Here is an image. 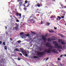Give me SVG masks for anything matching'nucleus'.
<instances>
[{
	"mask_svg": "<svg viewBox=\"0 0 66 66\" xmlns=\"http://www.w3.org/2000/svg\"><path fill=\"white\" fill-rule=\"evenodd\" d=\"M48 50V49H45L44 50V51H43V53H44L45 52H47V53H51V51H52V52L54 53H56L57 54L59 53L57 52V50L56 49H54V48H53V49H51V50Z\"/></svg>",
	"mask_w": 66,
	"mask_h": 66,
	"instance_id": "nucleus-1",
	"label": "nucleus"
},
{
	"mask_svg": "<svg viewBox=\"0 0 66 66\" xmlns=\"http://www.w3.org/2000/svg\"><path fill=\"white\" fill-rule=\"evenodd\" d=\"M53 44H54L55 46V48L56 49H62V46L59 45V44H57L56 41H53Z\"/></svg>",
	"mask_w": 66,
	"mask_h": 66,
	"instance_id": "nucleus-2",
	"label": "nucleus"
},
{
	"mask_svg": "<svg viewBox=\"0 0 66 66\" xmlns=\"http://www.w3.org/2000/svg\"><path fill=\"white\" fill-rule=\"evenodd\" d=\"M62 39H59L58 40V42L59 43H61V44L62 45H66V43H64L62 42Z\"/></svg>",
	"mask_w": 66,
	"mask_h": 66,
	"instance_id": "nucleus-3",
	"label": "nucleus"
},
{
	"mask_svg": "<svg viewBox=\"0 0 66 66\" xmlns=\"http://www.w3.org/2000/svg\"><path fill=\"white\" fill-rule=\"evenodd\" d=\"M15 27L13 28V29H15V30H17L19 28V24H17V23H15Z\"/></svg>",
	"mask_w": 66,
	"mask_h": 66,
	"instance_id": "nucleus-4",
	"label": "nucleus"
},
{
	"mask_svg": "<svg viewBox=\"0 0 66 66\" xmlns=\"http://www.w3.org/2000/svg\"><path fill=\"white\" fill-rule=\"evenodd\" d=\"M37 55H44V53L42 52H37Z\"/></svg>",
	"mask_w": 66,
	"mask_h": 66,
	"instance_id": "nucleus-5",
	"label": "nucleus"
},
{
	"mask_svg": "<svg viewBox=\"0 0 66 66\" xmlns=\"http://www.w3.org/2000/svg\"><path fill=\"white\" fill-rule=\"evenodd\" d=\"M22 53L23 54H25V55L26 57L28 56V54H27V52L26 51H22Z\"/></svg>",
	"mask_w": 66,
	"mask_h": 66,
	"instance_id": "nucleus-6",
	"label": "nucleus"
},
{
	"mask_svg": "<svg viewBox=\"0 0 66 66\" xmlns=\"http://www.w3.org/2000/svg\"><path fill=\"white\" fill-rule=\"evenodd\" d=\"M45 37V36H42L41 37L42 39H43L45 42L47 40V38H44V37Z\"/></svg>",
	"mask_w": 66,
	"mask_h": 66,
	"instance_id": "nucleus-7",
	"label": "nucleus"
},
{
	"mask_svg": "<svg viewBox=\"0 0 66 66\" xmlns=\"http://www.w3.org/2000/svg\"><path fill=\"white\" fill-rule=\"evenodd\" d=\"M19 15L20 17H21V13H19L17 12L16 14V15L18 17Z\"/></svg>",
	"mask_w": 66,
	"mask_h": 66,
	"instance_id": "nucleus-8",
	"label": "nucleus"
},
{
	"mask_svg": "<svg viewBox=\"0 0 66 66\" xmlns=\"http://www.w3.org/2000/svg\"><path fill=\"white\" fill-rule=\"evenodd\" d=\"M25 36L26 35H22L21 37L22 38H26V37Z\"/></svg>",
	"mask_w": 66,
	"mask_h": 66,
	"instance_id": "nucleus-9",
	"label": "nucleus"
},
{
	"mask_svg": "<svg viewBox=\"0 0 66 66\" xmlns=\"http://www.w3.org/2000/svg\"><path fill=\"white\" fill-rule=\"evenodd\" d=\"M50 23L49 22H47L46 24V26H49L50 25Z\"/></svg>",
	"mask_w": 66,
	"mask_h": 66,
	"instance_id": "nucleus-10",
	"label": "nucleus"
},
{
	"mask_svg": "<svg viewBox=\"0 0 66 66\" xmlns=\"http://www.w3.org/2000/svg\"><path fill=\"white\" fill-rule=\"evenodd\" d=\"M48 47H49L50 48L49 49H51L53 48V47H52V45H49L48 46Z\"/></svg>",
	"mask_w": 66,
	"mask_h": 66,
	"instance_id": "nucleus-11",
	"label": "nucleus"
},
{
	"mask_svg": "<svg viewBox=\"0 0 66 66\" xmlns=\"http://www.w3.org/2000/svg\"><path fill=\"white\" fill-rule=\"evenodd\" d=\"M36 6H38V7H40V5L39 3H38L37 5H35Z\"/></svg>",
	"mask_w": 66,
	"mask_h": 66,
	"instance_id": "nucleus-12",
	"label": "nucleus"
},
{
	"mask_svg": "<svg viewBox=\"0 0 66 66\" xmlns=\"http://www.w3.org/2000/svg\"><path fill=\"white\" fill-rule=\"evenodd\" d=\"M20 34L21 35H26L25 34H24V33H23L22 32L20 33Z\"/></svg>",
	"mask_w": 66,
	"mask_h": 66,
	"instance_id": "nucleus-13",
	"label": "nucleus"
},
{
	"mask_svg": "<svg viewBox=\"0 0 66 66\" xmlns=\"http://www.w3.org/2000/svg\"><path fill=\"white\" fill-rule=\"evenodd\" d=\"M49 45H50V43H47L46 44V46H49Z\"/></svg>",
	"mask_w": 66,
	"mask_h": 66,
	"instance_id": "nucleus-14",
	"label": "nucleus"
},
{
	"mask_svg": "<svg viewBox=\"0 0 66 66\" xmlns=\"http://www.w3.org/2000/svg\"><path fill=\"white\" fill-rule=\"evenodd\" d=\"M34 17V14H32L31 16H30L29 18H31L32 17Z\"/></svg>",
	"mask_w": 66,
	"mask_h": 66,
	"instance_id": "nucleus-15",
	"label": "nucleus"
},
{
	"mask_svg": "<svg viewBox=\"0 0 66 66\" xmlns=\"http://www.w3.org/2000/svg\"><path fill=\"white\" fill-rule=\"evenodd\" d=\"M51 40H52L51 39H50V38H49L47 39V41L48 42H50L51 41Z\"/></svg>",
	"mask_w": 66,
	"mask_h": 66,
	"instance_id": "nucleus-16",
	"label": "nucleus"
},
{
	"mask_svg": "<svg viewBox=\"0 0 66 66\" xmlns=\"http://www.w3.org/2000/svg\"><path fill=\"white\" fill-rule=\"evenodd\" d=\"M33 20H33V19H29L28 20V21L29 22L30 21H33Z\"/></svg>",
	"mask_w": 66,
	"mask_h": 66,
	"instance_id": "nucleus-17",
	"label": "nucleus"
},
{
	"mask_svg": "<svg viewBox=\"0 0 66 66\" xmlns=\"http://www.w3.org/2000/svg\"><path fill=\"white\" fill-rule=\"evenodd\" d=\"M17 1L18 2H21V1H22V2H23V0H17Z\"/></svg>",
	"mask_w": 66,
	"mask_h": 66,
	"instance_id": "nucleus-18",
	"label": "nucleus"
},
{
	"mask_svg": "<svg viewBox=\"0 0 66 66\" xmlns=\"http://www.w3.org/2000/svg\"><path fill=\"white\" fill-rule=\"evenodd\" d=\"M25 35L26 36H27L28 37H29V36H30V35H29V34H25V35Z\"/></svg>",
	"mask_w": 66,
	"mask_h": 66,
	"instance_id": "nucleus-19",
	"label": "nucleus"
},
{
	"mask_svg": "<svg viewBox=\"0 0 66 66\" xmlns=\"http://www.w3.org/2000/svg\"><path fill=\"white\" fill-rule=\"evenodd\" d=\"M49 31L50 33H53V32H54V31H53V30H49Z\"/></svg>",
	"mask_w": 66,
	"mask_h": 66,
	"instance_id": "nucleus-20",
	"label": "nucleus"
},
{
	"mask_svg": "<svg viewBox=\"0 0 66 66\" xmlns=\"http://www.w3.org/2000/svg\"><path fill=\"white\" fill-rule=\"evenodd\" d=\"M33 57L35 59H38V57L36 56H34Z\"/></svg>",
	"mask_w": 66,
	"mask_h": 66,
	"instance_id": "nucleus-21",
	"label": "nucleus"
},
{
	"mask_svg": "<svg viewBox=\"0 0 66 66\" xmlns=\"http://www.w3.org/2000/svg\"><path fill=\"white\" fill-rule=\"evenodd\" d=\"M57 17L58 18H59V20H60V19H61V17L59 16H57Z\"/></svg>",
	"mask_w": 66,
	"mask_h": 66,
	"instance_id": "nucleus-22",
	"label": "nucleus"
},
{
	"mask_svg": "<svg viewBox=\"0 0 66 66\" xmlns=\"http://www.w3.org/2000/svg\"><path fill=\"white\" fill-rule=\"evenodd\" d=\"M23 2H23H21L19 3V4H22V3Z\"/></svg>",
	"mask_w": 66,
	"mask_h": 66,
	"instance_id": "nucleus-23",
	"label": "nucleus"
},
{
	"mask_svg": "<svg viewBox=\"0 0 66 66\" xmlns=\"http://www.w3.org/2000/svg\"><path fill=\"white\" fill-rule=\"evenodd\" d=\"M28 2V5L27 6V7H28V6H29V5H30V3H29V2Z\"/></svg>",
	"mask_w": 66,
	"mask_h": 66,
	"instance_id": "nucleus-24",
	"label": "nucleus"
},
{
	"mask_svg": "<svg viewBox=\"0 0 66 66\" xmlns=\"http://www.w3.org/2000/svg\"><path fill=\"white\" fill-rule=\"evenodd\" d=\"M4 49L5 50H7V47H6V46H5L4 47Z\"/></svg>",
	"mask_w": 66,
	"mask_h": 66,
	"instance_id": "nucleus-25",
	"label": "nucleus"
},
{
	"mask_svg": "<svg viewBox=\"0 0 66 66\" xmlns=\"http://www.w3.org/2000/svg\"><path fill=\"white\" fill-rule=\"evenodd\" d=\"M31 33H32V34H35V32H33L32 31H31Z\"/></svg>",
	"mask_w": 66,
	"mask_h": 66,
	"instance_id": "nucleus-26",
	"label": "nucleus"
},
{
	"mask_svg": "<svg viewBox=\"0 0 66 66\" xmlns=\"http://www.w3.org/2000/svg\"><path fill=\"white\" fill-rule=\"evenodd\" d=\"M15 50L16 51H19V50H18V49L17 48H16V49H15Z\"/></svg>",
	"mask_w": 66,
	"mask_h": 66,
	"instance_id": "nucleus-27",
	"label": "nucleus"
},
{
	"mask_svg": "<svg viewBox=\"0 0 66 66\" xmlns=\"http://www.w3.org/2000/svg\"><path fill=\"white\" fill-rule=\"evenodd\" d=\"M20 49L21 50V51H23V49L22 48H20Z\"/></svg>",
	"mask_w": 66,
	"mask_h": 66,
	"instance_id": "nucleus-28",
	"label": "nucleus"
},
{
	"mask_svg": "<svg viewBox=\"0 0 66 66\" xmlns=\"http://www.w3.org/2000/svg\"><path fill=\"white\" fill-rule=\"evenodd\" d=\"M25 3L26 4L27 3H28V1L27 0L25 1Z\"/></svg>",
	"mask_w": 66,
	"mask_h": 66,
	"instance_id": "nucleus-29",
	"label": "nucleus"
},
{
	"mask_svg": "<svg viewBox=\"0 0 66 66\" xmlns=\"http://www.w3.org/2000/svg\"><path fill=\"white\" fill-rule=\"evenodd\" d=\"M61 37H64V35H63L61 34Z\"/></svg>",
	"mask_w": 66,
	"mask_h": 66,
	"instance_id": "nucleus-30",
	"label": "nucleus"
},
{
	"mask_svg": "<svg viewBox=\"0 0 66 66\" xmlns=\"http://www.w3.org/2000/svg\"><path fill=\"white\" fill-rule=\"evenodd\" d=\"M18 43H21V41L19 40L18 41Z\"/></svg>",
	"mask_w": 66,
	"mask_h": 66,
	"instance_id": "nucleus-31",
	"label": "nucleus"
},
{
	"mask_svg": "<svg viewBox=\"0 0 66 66\" xmlns=\"http://www.w3.org/2000/svg\"><path fill=\"white\" fill-rule=\"evenodd\" d=\"M61 7H62V8H63V7H64V6H63V4L61 5Z\"/></svg>",
	"mask_w": 66,
	"mask_h": 66,
	"instance_id": "nucleus-32",
	"label": "nucleus"
},
{
	"mask_svg": "<svg viewBox=\"0 0 66 66\" xmlns=\"http://www.w3.org/2000/svg\"><path fill=\"white\" fill-rule=\"evenodd\" d=\"M3 45L4 46H5V42H4L3 43Z\"/></svg>",
	"mask_w": 66,
	"mask_h": 66,
	"instance_id": "nucleus-33",
	"label": "nucleus"
},
{
	"mask_svg": "<svg viewBox=\"0 0 66 66\" xmlns=\"http://www.w3.org/2000/svg\"><path fill=\"white\" fill-rule=\"evenodd\" d=\"M19 8H20V6H21L22 5V4H19Z\"/></svg>",
	"mask_w": 66,
	"mask_h": 66,
	"instance_id": "nucleus-34",
	"label": "nucleus"
},
{
	"mask_svg": "<svg viewBox=\"0 0 66 66\" xmlns=\"http://www.w3.org/2000/svg\"><path fill=\"white\" fill-rule=\"evenodd\" d=\"M63 8H64V9H66V6H63Z\"/></svg>",
	"mask_w": 66,
	"mask_h": 66,
	"instance_id": "nucleus-35",
	"label": "nucleus"
},
{
	"mask_svg": "<svg viewBox=\"0 0 66 66\" xmlns=\"http://www.w3.org/2000/svg\"><path fill=\"white\" fill-rule=\"evenodd\" d=\"M16 22H19V20L18 19H17L16 21Z\"/></svg>",
	"mask_w": 66,
	"mask_h": 66,
	"instance_id": "nucleus-36",
	"label": "nucleus"
},
{
	"mask_svg": "<svg viewBox=\"0 0 66 66\" xmlns=\"http://www.w3.org/2000/svg\"><path fill=\"white\" fill-rule=\"evenodd\" d=\"M43 21H41V24H43Z\"/></svg>",
	"mask_w": 66,
	"mask_h": 66,
	"instance_id": "nucleus-37",
	"label": "nucleus"
},
{
	"mask_svg": "<svg viewBox=\"0 0 66 66\" xmlns=\"http://www.w3.org/2000/svg\"><path fill=\"white\" fill-rule=\"evenodd\" d=\"M19 54H20V55H21V56H22V54L21 53H19Z\"/></svg>",
	"mask_w": 66,
	"mask_h": 66,
	"instance_id": "nucleus-38",
	"label": "nucleus"
},
{
	"mask_svg": "<svg viewBox=\"0 0 66 66\" xmlns=\"http://www.w3.org/2000/svg\"><path fill=\"white\" fill-rule=\"evenodd\" d=\"M2 44V42L1 41H0V45H1Z\"/></svg>",
	"mask_w": 66,
	"mask_h": 66,
	"instance_id": "nucleus-39",
	"label": "nucleus"
},
{
	"mask_svg": "<svg viewBox=\"0 0 66 66\" xmlns=\"http://www.w3.org/2000/svg\"><path fill=\"white\" fill-rule=\"evenodd\" d=\"M49 59V58L48 57H47L46 59V61H47V60H48Z\"/></svg>",
	"mask_w": 66,
	"mask_h": 66,
	"instance_id": "nucleus-40",
	"label": "nucleus"
},
{
	"mask_svg": "<svg viewBox=\"0 0 66 66\" xmlns=\"http://www.w3.org/2000/svg\"><path fill=\"white\" fill-rule=\"evenodd\" d=\"M51 39L52 40H55V39H55V38H53V39Z\"/></svg>",
	"mask_w": 66,
	"mask_h": 66,
	"instance_id": "nucleus-41",
	"label": "nucleus"
},
{
	"mask_svg": "<svg viewBox=\"0 0 66 66\" xmlns=\"http://www.w3.org/2000/svg\"><path fill=\"white\" fill-rule=\"evenodd\" d=\"M23 26L22 25H21V26H20V28H21L22 27H23Z\"/></svg>",
	"mask_w": 66,
	"mask_h": 66,
	"instance_id": "nucleus-42",
	"label": "nucleus"
},
{
	"mask_svg": "<svg viewBox=\"0 0 66 66\" xmlns=\"http://www.w3.org/2000/svg\"><path fill=\"white\" fill-rule=\"evenodd\" d=\"M18 59V60H19V61H20L21 60V59H20V58H19Z\"/></svg>",
	"mask_w": 66,
	"mask_h": 66,
	"instance_id": "nucleus-43",
	"label": "nucleus"
},
{
	"mask_svg": "<svg viewBox=\"0 0 66 66\" xmlns=\"http://www.w3.org/2000/svg\"><path fill=\"white\" fill-rule=\"evenodd\" d=\"M34 18H32V19H37V18H36V17L35 16Z\"/></svg>",
	"mask_w": 66,
	"mask_h": 66,
	"instance_id": "nucleus-44",
	"label": "nucleus"
},
{
	"mask_svg": "<svg viewBox=\"0 0 66 66\" xmlns=\"http://www.w3.org/2000/svg\"><path fill=\"white\" fill-rule=\"evenodd\" d=\"M61 17L62 18H64V16H61Z\"/></svg>",
	"mask_w": 66,
	"mask_h": 66,
	"instance_id": "nucleus-45",
	"label": "nucleus"
},
{
	"mask_svg": "<svg viewBox=\"0 0 66 66\" xmlns=\"http://www.w3.org/2000/svg\"><path fill=\"white\" fill-rule=\"evenodd\" d=\"M61 35H62V34H58V35H59V36H61Z\"/></svg>",
	"mask_w": 66,
	"mask_h": 66,
	"instance_id": "nucleus-46",
	"label": "nucleus"
},
{
	"mask_svg": "<svg viewBox=\"0 0 66 66\" xmlns=\"http://www.w3.org/2000/svg\"><path fill=\"white\" fill-rule=\"evenodd\" d=\"M60 64L61 66H63V64H62L61 63H60Z\"/></svg>",
	"mask_w": 66,
	"mask_h": 66,
	"instance_id": "nucleus-47",
	"label": "nucleus"
},
{
	"mask_svg": "<svg viewBox=\"0 0 66 66\" xmlns=\"http://www.w3.org/2000/svg\"><path fill=\"white\" fill-rule=\"evenodd\" d=\"M54 29L55 30H56V29H57V28H55V27H54Z\"/></svg>",
	"mask_w": 66,
	"mask_h": 66,
	"instance_id": "nucleus-48",
	"label": "nucleus"
},
{
	"mask_svg": "<svg viewBox=\"0 0 66 66\" xmlns=\"http://www.w3.org/2000/svg\"><path fill=\"white\" fill-rule=\"evenodd\" d=\"M22 17L23 18H24L25 17V16H24V15H23Z\"/></svg>",
	"mask_w": 66,
	"mask_h": 66,
	"instance_id": "nucleus-49",
	"label": "nucleus"
},
{
	"mask_svg": "<svg viewBox=\"0 0 66 66\" xmlns=\"http://www.w3.org/2000/svg\"><path fill=\"white\" fill-rule=\"evenodd\" d=\"M58 60L59 61H60V58H58Z\"/></svg>",
	"mask_w": 66,
	"mask_h": 66,
	"instance_id": "nucleus-50",
	"label": "nucleus"
},
{
	"mask_svg": "<svg viewBox=\"0 0 66 66\" xmlns=\"http://www.w3.org/2000/svg\"><path fill=\"white\" fill-rule=\"evenodd\" d=\"M59 52H61L62 51V50H59Z\"/></svg>",
	"mask_w": 66,
	"mask_h": 66,
	"instance_id": "nucleus-51",
	"label": "nucleus"
},
{
	"mask_svg": "<svg viewBox=\"0 0 66 66\" xmlns=\"http://www.w3.org/2000/svg\"><path fill=\"white\" fill-rule=\"evenodd\" d=\"M47 35H48L47 34H46L45 35V36H47Z\"/></svg>",
	"mask_w": 66,
	"mask_h": 66,
	"instance_id": "nucleus-52",
	"label": "nucleus"
},
{
	"mask_svg": "<svg viewBox=\"0 0 66 66\" xmlns=\"http://www.w3.org/2000/svg\"><path fill=\"white\" fill-rule=\"evenodd\" d=\"M5 29H7V27L6 26H5Z\"/></svg>",
	"mask_w": 66,
	"mask_h": 66,
	"instance_id": "nucleus-53",
	"label": "nucleus"
},
{
	"mask_svg": "<svg viewBox=\"0 0 66 66\" xmlns=\"http://www.w3.org/2000/svg\"><path fill=\"white\" fill-rule=\"evenodd\" d=\"M39 51H42V49H40L39 50Z\"/></svg>",
	"mask_w": 66,
	"mask_h": 66,
	"instance_id": "nucleus-54",
	"label": "nucleus"
},
{
	"mask_svg": "<svg viewBox=\"0 0 66 66\" xmlns=\"http://www.w3.org/2000/svg\"><path fill=\"white\" fill-rule=\"evenodd\" d=\"M10 39L11 40H13V39H12V38H10Z\"/></svg>",
	"mask_w": 66,
	"mask_h": 66,
	"instance_id": "nucleus-55",
	"label": "nucleus"
},
{
	"mask_svg": "<svg viewBox=\"0 0 66 66\" xmlns=\"http://www.w3.org/2000/svg\"><path fill=\"white\" fill-rule=\"evenodd\" d=\"M0 63H2V61H0Z\"/></svg>",
	"mask_w": 66,
	"mask_h": 66,
	"instance_id": "nucleus-56",
	"label": "nucleus"
},
{
	"mask_svg": "<svg viewBox=\"0 0 66 66\" xmlns=\"http://www.w3.org/2000/svg\"><path fill=\"white\" fill-rule=\"evenodd\" d=\"M52 17H53V16H51V19H52Z\"/></svg>",
	"mask_w": 66,
	"mask_h": 66,
	"instance_id": "nucleus-57",
	"label": "nucleus"
},
{
	"mask_svg": "<svg viewBox=\"0 0 66 66\" xmlns=\"http://www.w3.org/2000/svg\"><path fill=\"white\" fill-rule=\"evenodd\" d=\"M10 17L11 18H12V15H10Z\"/></svg>",
	"mask_w": 66,
	"mask_h": 66,
	"instance_id": "nucleus-58",
	"label": "nucleus"
},
{
	"mask_svg": "<svg viewBox=\"0 0 66 66\" xmlns=\"http://www.w3.org/2000/svg\"><path fill=\"white\" fill-rule=\"evenodd\" d=\"M62 56H63V55H61L60 56V57H62Z\"/></svg>",
	"mask_w": 66,
	"mask_h": 66,
	"instance_id": "nucleus-59",
	"label": "nucleus"
},
{
	"mask_svg": "<svg viewBox=\"0 0 66 66\" xmlns=\"http://www.w3.org/2000/svg\"><path fill=\"white\" fill-rule=\"evenodd\" d=\"M57 20H59V19H58V18H57L56 19Z\"/></svg>",
	"mask_w": 66,
	"mask_h": 66,
	"instance_id": "nucleus-60",
	"label": "nucleus"
},
{
	"mask_svg": "<svg viewBox=\"0 0 66 66\" xmlns=\"http://www.w3.org/2000/svg\"><path fill=\"white\" fill-rule=\"evenodd\" d=\"M37 10L38 11V10H39V9H37Z\"/></svg>",
	"mask_w": 66,
	"mask_h": 66,
	"instance_id": "nucleus-61",
	"label": "nucleus"
},
{
	"mask_svg": "<svg viewBox=\"0 0 66 66\" xmlns=\"http://www.w3.org/2000/svg\"><path fill=\"white\" fill-rule=\"evenodd\" d=\"M14 18H15V19H17V18H16L15 16H14Z\"/></svg>",
	"mask_w": 66,
	"mask_h": 66,
	"instance_id": "nucleus-62",
	"label": "nucleus"
},
{
	"mask_svg": "<svg viewBox=\"0 0 66 66\" xmlns=\"http://www.w3.org/2000/svg\"><path fill=\"white\" fill-rule=\"evenodd\" d=\"M65 14H63V16H65Z\"/></svg>",
	"mask_w": 66,
	"mask_h": 66,
	"instance_id": "nucleus-63",
	"label": "nucleus"
},
{
	"mask_svg": "<svg viewBox=\"0 0 66 66\" xmlns=\"http://www.w3.org/2000/svg\"><path fill=\"white\" fill-rule=\"evenodd\" d=\"M65 56V57H66V55H64Z\"/></svg>",
	"mask_w": 66,
	"mask_h": 66,
	"instance_id": "nucleus-64",
	"label": "nucleus"
}]
</instances>
